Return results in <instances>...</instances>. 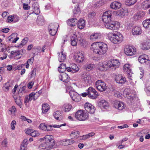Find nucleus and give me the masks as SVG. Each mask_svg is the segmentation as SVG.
<instances>
[{"label": "nucleus", "instance_id": "obj_58", "mask_svg": "<svg viewBox=\"0 0 150 150\" xmlns=\"http://www.w3.org/2000/svg\"><path fill=\"white\" fill-rule=\"evenodd\" d=\"M66 125V123H64L60 125H54L53 127L54 128H59L62 126H65Z\"/></svg>", "mask_w": 150, "mask_h": 150}, {"label": "nucleus", "instance_id": "obj_26", "mask_svg": "<svg viewBox=\"0 0 150 150\" xmlns=\"http://www.w3.org/2000/svg\"><path fill=\"white\" fill-rule=\"evenodd\" d=\"M66 59V55L62 51L59 53L58 59L60 62H63Z\"/></svg>", "mask_w": 150, "mask_h": 150}, {"label": "nucleus", "instance_id": "obj_37", "mask_svg": "<svg viewBox=\"0 0 150 150\" xmlns=\"http://www.w3.org/2000/svg\"><path fill=\"white\" fill-rule=\"evenodd\" d=\"M66 69V65L65 64H62L60 66L58 67L59 71L61 72H63Z\"/></svg>", "mask_w": 150, "mask_h": 150}, {"label": "nucleus", "instance_id": "obj_9", "mask_svg": "<svg viewBox=\"0 0 150 150\" xmlns=\"http://www.w3.org/2000/svg\"><path fill=\"white\" fill-rule=\"evenodd\" d=\"M111 14L110 12L106 11L104 13L102 16V20L105 24L111 20Z\"/></svg>", "mask_w": 150, "mask_h": 150}, {"label": "nucleus", "instance_id": "obj_57", "mask_svg": "<svg viewBox=\"0 0 150 150\" xmlns=\"http://www.w3.org/2000/svg\"><path fill=\"white\" fill-rule=\"evenodd\" d=\"M145 15V13L143 11H141L138 13L136 15L138 17H143Z\"/></svg>", "mask_w": 150, "mask_h": 150}, {"label": "nucleus", "instance_id": "obj_4", "mask_svg": "<svg viewBox=\"0 0 150 150\" xmlns=\"http://www.w3.org/2000/svg\"><path fill=\"white\" fill-rule=\"evenodd\" d=\"M75 117L79 120L84 121L88 117L86 112L83 110H78L75 114Z\"/></svg>", "mask_w": 150, "mask_h": 150}, {"label": "nucleus", "instance_id": "obj_41", "mask_svg": "<svg viewBox=\"0 0 150 150\" xmlns=\"http://www.w3.org/2000/svg\"><path fill=\"white\" fill-rule=\"evenodd\" d=\"M38 94V93H32L29 95V98L31 100L33 99L35 100L36 98V97L37 96Z\"/></svg>", "mask_w": 150, "mask_h": 150}, {"label": "nucleus", "instance_id": "obj_53", "mask_svg": "<svg viewBox=\"0 0 150 150\" xmlns=\"http://www.w3.org/2000/svg\"><path fill=\"white\" fill-rule=\"evenodd\" d=\"M16 122L15 120H13L12 121L11 124V128L12 129L14 130L15 129V126L16 125Z\"/></svg>", "mask_w": 150, "mask_h": 150}, {"label": "nucleus", "instance_id": "obj_27", "mask_svg": "<svg viewBox=\"0 0 150 150\" xmlns=\"http://www.w3.org/2000/svg\"><path fill=\"white\" fill-rule=\"evenodd\" d=\"M99 105L104 108L107 109L108 107V103L105 100H102L99 103Z\"/></svg>", "mask_w": 150, "mask_h": 150}, {"label": "nucleus", "instance_id": "obj_10", "mask_svg": "<svg viewBox=\"0 0 150 150\" xmlns=\"http://www.w3.org/2000/svg\"><path fill=\"white\" fill-rule=\"evenodd\" d=\"M84 107L85 109L90 113L93 114L95 112V109L94 107L89 103H86Z\"/></svg>", "mask_w": 150, "mask_h": 150}, {"label": "nucleus", "instance_id": "obj_47", "mask_svg": "<svg viewBox=\"0 0 150 150\" xmlns=\"http://www.w3.org/2000/svg\"><path fill=\"white\" fill-rule=\"evenodd\" d=\"M110 40L114 44H117V38L116 36H114L112 34V36L111 38H110Z\"/></svg>", "mask_w": 150, "mask_h": 150}, {"label": "nucleus", "instance_id": "obj_61", "mask_svg": "<svg viewBox=\"0 0 150 150\" xmlns=\"http://www.w3.org/2000/svg\"><path fill=\"white\" fill-rule=\"evenodd\" d=\"M34 83L33 82H30L28 85V87L29 88H31L33 85Z\"/></svg>", "mask_w": 150, "mask_h": 150}, {"label": "nucleus", "instance_id": "obj_20", "mask_svg": "<svg viewBox=\"0 0 150 150\" xmlns=\"http://www.w3.org/2000/svg\"><path fill=\"white\" fill-rule=\"evenodd\" d=\"M114 106L115 107L119 110H122L124 108V103L122 102L118 101H115L114 102Z\"/></svg>", "mask_w": 150, "mask_h": 150}, {"label": "nucleus", "instance_id": "obj_43", "mask_svg": "<svg viewBox=\"0 0 150 150\" xmlns=\"http://www.w3.org/2000/svg\"><path fill=\"white\" fill-rule=\"evenodd\" d=\"M137 1V0H126V4L128 6H130L135 4Z\"/></svg>", "mask_w": 150, "mask_h": 150}, {"label": "nucleus", "instance_id": "obj_40", "mask_svg": "<svg viewBox=\"0 0 150 150\" xmlns=\"http://www.w3.org/2000/svg\"><path fill=\"white\" fill-rule=\"evenodd\" d=\"M142 5L143 8L145 9L148 8L150 7V6L147 0L143 2Z\"/></svg>", "mask_w": 150, "mask_h": 150}, {"label": "nucleus", "instance_id": "obj_29", "mask_svg": "<svg viewBox=\"0 0 150 150\" xmlns=\"http://www.w3.org/2000/svg\"><path fill=\"white\" fill-rule=\"evenodd\" d=\"M79 133L78 131H74L71 132L70 134V137L72 139H76L79 137Z\"/></svg>", "mask_w": 150, "mask_h": 150}, {"label": "nucleus", "instance_id": "obj_22", "mask_svg": "<svg viewBox=\"0 0 150 150\" xmlns=\"http://www.w3.org/2000/svg\"><path fill=\"white\" fill-rule=\"evenodd\" d=\"M121 4L117 1H114L110 5V8L114 9L116 10L120 8L121 7Z\"/></svg>", "mask_w": 150, "mask_h": 150}, {"label": "nucleus", "instance_id": "obj_42", "mask_svg": "<svg viewBox=\"0 0 150 150\" xmlns=\"http://www.w3.org/2000/svg\"><path fill=\"white\" fill-rule=\"evenodd\" d=\"M53 126L54 125H46L45 131H49L52 130L53 129V128L54 127Z\"/></svg>", "mask_w": 150, "mask_h": 150}, {"label": "nucleus", "instance_id": "obj_50", "mask_svg": "<svg viewBox=\"0 0 150 150\" xmlns=\"http://www.w3.org/2000/svg\"><path fill=\"white\" fill-rule=\"evenodd\" d=\"M11 114H13L16 111V109L14 106H13L9 110Z\"/></svg>", "mask_w": 150, "mask_h": 150}, {"label": "nucleus", "instance_id": "obj_25", "mask_svg": "<svg viewBox=\"0 0 150 150\" xmlns=\"http://www.w3.org/2000/svg\"><path fill=\"white\" fill-rule=\"evenodd\" d=\"M111 63V68H117L118 67L120 63L118 60L116 59L110 60Z\"/></svg>", "mask_w": 150, "mask_h": 150}, {"label": "nucleus", "instance_id": "obj_18", "mask_svg": "<svg viewBox=\"0 0 150 150\" xmlns=\"http://www.w3.org/2000/svg\"><path fill=\"white\" fill-rule=\"evenodd\" d=\"M132 33L133 35H139L141 34L142 30L140 27L136 26L133 28Z\"/></svg>", "mask_w": 150, "mask_h": 150}, {"label": "nucleus", "instance_id": "obj_5", "mask_svg": "<svg viewBox=\"0 0 150 150\" xmlns=\"http://www.w3.org/2000/svg\"><path fill=\"white\" fill-rule=\"evenodd\" d=\"M124 51L125 54L127 56H132L136 54V49L134 47L127 46L125 48Z\"/></svg>", "mask_w": 150, "mask_h": 150}, {"label": "nucleus", "instance_id": "obj_19", "mask_svg": "<svg viewBox=\"0 0 150 150\" xmlns=\"http://www.w3.org/2000/svg\"><path fill=\"white\" fill-rule=\"evenodd\" d=\"M16 47H10L9 50V52L10 53L11 55L13 56L16 57L17 55H19L20 51L18 50H16Z\"/></svg>", "mask_w": 150, "mask_h": 150}, {"label": "nucleus", "instance_id": "obj_21", "mask_svg": "<svg viewBox=\"0 0 150 150\" xmlns=\"http://www.w3.org/2000/svg\"><path fill=\"white\" fill-rule=\"evenodd\" d=\"M45 140V141L54 142L53 137L52 135H47L44 137L40 138V141L41 142H42Z\"/></svg>", "mask_w": 150, "mask_h": 150}, {"label": "nucleus", "instance_id": "obj_2", "mask_svg": "<svg viewBox=\"0 0 150 150\" xmlns=\"http://www.w3.org/2000/svg\"><path fill=\"white\" fill-rule=\"evenodd\" d=\"M105 27L110 30H117L120 27V24L119 22L111 20L106 24H105Z\"/></svg>", "mask_w": 150, "mask_h": 150}, {"label": "nucleus", "instance_id": "obj_48", "mask_svg": "<svg viewBox=\"0 0 150 150\" xmlns=\"http://www.w3.org/2000/svg\"><path fill=\"white\" fill-rule=\"evenodd\" d=\"M125 11L123 9L120 10L117 12L118 14L121 16H125Z\"/></svg>", "mask_w": 150, "mask_h": 150}, {"label": "nucleus", "instance_id": "obj_7", "mask_svg": "<svg viewBox=\"0 0 150 150\" xmlns=\"http://www.w3.org/2000/svg\"><path fill=\"white\" fill-rule=\"evenodd\" d=\"M88 96L92 99H95L99 96L96 90L92 87H90L88 89Z\"/></svg>", "mask_w": 150, "mask_h": 150}, {"label": "nucleus", "instance_id": "obj_49", "mask_svg": "<svg viewBox=\"0 0 150 150\" xmlns=\"http://www.w3.org/2000/svg\"><path fill=\"white\" fill-rule=\"evenodd\" d=\"M40 135V133L37 131L33 130V131L31 134L32 136L33 137H37L38 136Z\"/></svg>", "mask_w": 150, "mask_h": 150}, {"label": "nucleus", "instance_id": "obj_33", "mask_svg": "<svg viewBox=\"0 0 150 150\" xmlns=\"http://www.w3.org/2000/svg\"><path fill=\"white\" fill-rule=\"evenodd\" d=\"M50 108L49 105L47 104H44L42 107V112L43 113L47 112L49 110Z\"/></svg>", "mask_w": 150, "mask_h": 150}, {"label": "nucleus", "instance_id": "obj_35", "mask_svg": "<svg viewBox=\"0 0 150 150\" xmlns=\"http://www.w3.org/2000/svg\"><path fill=\"white\" fill-rule=\"evenodd\" d=\"M14 98L16 103L18 105L20 106V107L21 108L22 105V103L21 101L20 97L19 96L17 97L16 95H14Z\"/></svg>", "mask_w": 150, "mask_h": 150}, {"label": "nucleus", "instance_id": "obj_54", "mask_svg": "<svg viewBox=\"0 0 150 150\" xmlns=\"http://www.w3.org/2000/svg\"><path fill=\"white\" fill-rule=\"evenodd\" d=\"M36 71L33 70L31 72V74L30 78H35L36 75Z\"/></svg>", "mask_w": 150, "mask_h": 150}, {"label": "nucleus", "instance_id": "obj_45", "mask_svg": "<svg viewBox=\"0 0 150 150\" xmlns=\"http://www.w3.org/2000/svg\"><path fill=\"white\" fill-rule=\"evenodd\" d=\"M71 108V106L69 104H65L64 105V110L65 112L69 111Z\"/></svg>", "mask_w": 150, "mask_h": 150}, {"label": "nucleus", "instance_id": "obj_46", "mask_svg": "<svg viewBox=\"0 0 150 150\" xmlns=\"http://www.w3.org/2000/svg\"><path fill=\"white\" fill-rule=\"evenodd\" d=\"M57 31V28L55 29H50L49 30L50 34L52 36H54L55 35Z\"/></svg>", "mask_w": 150, "mask_h": 150}, {"label": "nucleus", "instance_id": "obj_52", "mask_svg": "<svg viewBox=\"0 0 150 150\" xmlns=\"http://www.w3.org/2000/svg\"><path fill=\"white\" fill-rule=\"evenodd\" d=\"M45 125L46 124L44 123H41L39 126V128L41 130L45 131Z\"/></svg>", "mask_w": 150, "mask_h": 150}, {"label": "nucleus", "instance_id": "obj_36", "mask_svg": "<svg viewBox=\"0 0 150 150\" xmlns=\"http://www.w3.org/2000/svg\"><path fill=\"white\" fill-rule=\"evenodd\" d=\"M74 142L73 140L70 139H65L63 142V144L64 146H67L70 145L74 143Z\"/></svg>", "mask_w": 150, "mask_h": 150}, {"label": "nucleus", "instance_id": "obj_17", "mask_svg": "<svg viewBox=\"0 0 150 150\" xmlns=\"http://www.w3.org/2000/svg\"><path fill=\"white\" fill-rule=\"evenodd\" d=\"M59 78L61 81L64 82H67L70 80V78L66 73L61 74L59 76Z\"/></svg>", "mask_w": 150, "mask_h": 150}, {"label": "nucleus", "instance_id": "obj_15", "mask_svg": "<svg viewBox=\"0 0 150 150\" xmlns=\"http://www.w3.org/2000/svg\"><path fill=\"white\" fill-rule=\"evenodd\" d=\"M69 93L70 96L73 100L77 102L79 100V97L76 92L74 91L71 90Z\"/></svg>", "mask_w": 150, "mask_h": 150}, {"label": "nucleus", "instance_id": "obj_34", "mask_svg": "<svg viewBox=\"0 0 150 150\" xmlns=\"http://www.w3.org/2000/svg\"><path fill=\"white\" fill-rule=\"evenodd\" d=\"M113 35L114 36L116 37L117 43L121 42L123 40V37L121 34H119L118 35H117L116 34L113 33Z\"/></svg>", "mask_w": 150, "mask_h": 150}, {"label": "nucleus", "instance_id": "obj_59", "mask_svg": "<svg viewBox=\"0 0 150 150\" xmlns=\"http://www.w3.org/2000/svg\"><path fill=\"white\" fill-rule=\"evenodd\" d=\"M34 61L33 57H32L30 59L28 60L27 62V63H28L30 64H31Z\"/></svg>", "mask_w": 150, "mask_h": 150}, {"label": "nucleus", "instance_id": "obj_44", "mask_svg": "<svg viewBox=\"0 0 150 150\" xmlns=\"http://www.w3.org/2000/svg\"><path fill=\"white\" fill-rule=\"evenodd\" d=\"M32 7L35 11H37L36 14L38 15L40 12L38 5L36 4H34L33 5Z\"/></svg>", "mask_w": 150, "mask_h": 150}, {"label": "nucleus", "instance_id": "obj_64", "mask_svg": "<svg viewBox=\"0 0 150 150\" xmlns=\"http://www.w3.org/2000/svg\"><path fill=\"white\" fill-rule=\"evenodd\" d=\"M144 75V71L143 70L139 72V76L141 79L142 78Z\"/></svg>", "mask_w": 150, "mask_h": 150}, {"label": "nucleus", "instance_id": "obj_23", "mask_svg": "<svg viewBox=\"0 0 150 150\" xmlns=\"http://www.w3.org/2000/svg\"><path fill=\"white\" fill-rule=\"evenodd\" d=\"M85 82L87 84H90L92 83V80L91 76L89 75H85L83 78Z\"/></svg>", "mask_w": 150, "mask_h": 150}, {"label": "nucleus", "instance_id": "obj_13", "mask_svg": "<svg viewBox=\"0 0 150 150\" xmlns=\"http://www.w3.org/2000/svg\"><path fill=\"white\" fill-rule=\"evenodd\" d=\"M141 47L144 50L150 49V40H144L141 44Z\"/></svg>", "mask_w": 150, "mask_h": 150}, {"label": "nucleus", "instance_id": "obj_16", "mask_svg": "<svg viewBox=\"0 0 150 150\" xmlns=\"http://www.w3.org/2000/svg\"><path fill=\"white\" fill-rule=\"evenodd\" d=\"M131 66L129 64H125L123 67V70L125 72H126L130 76H132L133 73L131 72Z\"/></svg>", "mask_w": 150, "mask_h": 150}, {"label": "nucleus", "instance_id": "obj_1", "mask_svg": "<svg viewBox=\"0 0 150 150\" xmlns=\"http://www.w3.org/2000/svg\"><path fill=\"white\" fill-rule=\"evenodd\" d=\"M91 49L95 53L102 55L107 52L108 47L107 45L101 42H94L91 45Z\"/></svg>", "mask_w": 150, "mask_h": 150}, {"label": "nucleus", "instance_id": "obj_12", "mask_svg": "<svg viewBox=\"0 0 150 150\" xmlns=\"http://www.w3.org/2000/svg\"><path fill=\"white\" fill-rule=\"evenodd\" d=\"M115 78L116 82L118 83L124 84L126 81L125 78L121 74L116 75Z\"/></svg>", "mask_w": 150, "mask_h": 150}, {"label": "nucleus", "instance_id": "obj_30", "mask_svg": "<svg viewBox=\"0 0 150 150\" xmlns=\"http://www.w3.org/2000/svg\"><path fill=\"white\" fill-rule=\"evenodd\" d=\"M77 35L74 34L72 37L71 40V43L73 46H76L77 45Z\"/></svg>", "mask_w": 150, "mask_h": 150}, {"label": "nucleus", "instance_id": "obj_6", "mask_svg": "<svg viewBox=\"0 0 150 150\" xmlns=\"http://www.w3.org/2000/svg\"><path fill=\"white\" fill-rule=\"evenodd\" d=\"M96 86L97 89L101 92L105 91L107 88L105 83L100 80H98L96 82Z\"/></svg>", "mask_w": 150, "mask_h": 150}, {"label": "nucleus", "instance_id": "obj_3", "mask_svg": "<svg viewBox=\"0 0 150 150\" xmlns=\"http://www.w3.org/2000/svg\"><path fill=\"white\" fill-rule=\"evenodd\" d=\"M110 60H106L98 64V68L100 71H105L111 68Z\"/></svg>", "mask_w": 150, "mask_h": 150}, {"label": "nucleus", "instance_id": "obj_55", "mask_svg": "<svg viewBox=\"0 0 150 150\" xmlns=\"http://www.w3.org/2000/svg\"><path fill=\"white\" fill-rule=\"evenodd\" d=\"M33 130L30 129H27L25 130V132L27 134H30L31 135V134L33 131Z\"/></svg>", "mask_w": 150, "mask_h": 150}, {"label": "nucleus", "instance_id": "obj_24", "mask_svg": "<svg viewBox=\"0 0 150 150\" xmlns=\"http://www.w3.org/2000/svg\"><path fill=\"white\" fill-rule=\"evenodd\" d=\"M85 25V21L82 19H80L78 21V27L80 29L83 28Z\"/></svg>", "mask_w": 150, "mask_h": 150}, {"label": "nucleus", "instance_id": "obj_31", "mask_svg": "<svg viewBox=\"0 0 150 150\" xmlns=\"http://www.w3.org/2000/svg\"><path fill=\"white\" fill-rule=\"evenodd\" d=\"M100 34L98 33H95L91 35L90 36V39L93 41L98 39L100 37Z\"/></svg>", "mask_w": 150, "mask_h": 150}, {"label": "nucleus", "instance_id": "obj_8", "mask_svg": "<svg viewBox=\"0 0 150 150\" xmlns=\"http://www.w3.org/2000/svg\"><path fill=\"white\" fill-rule=\"evenodd\" d=\"M54 142L45 141L41 144L39 147L42 149L44 150L49 149L52 148L54 145Z\"/></svg>", "mask_w": 150, "mask_h": 150}, {"label": "nucleus", "instance_id": "obj_39", "mask_svg": "<svg viewBox=\"0 0 150 150\" xmlns=\"http://www.w3.org/2000/svg\"><path fill=\"white\" fill-rule=\"evenodd\" d=\"M71 68H72V72L75 73L77 72L79 70V68L75 64H73L71 66Z\"/></svg>", "mask_w": 150, "mask_h": 150}, {"label": "nucleus", "instance_id": "obj_14", "mask_svg": "<svg viewBox=\"0 0 150 150\" xmlns=\"http://www.w3.org/2000/svg\"><path fill=\"white\" fill-rule=\"evenodd\" d=\"M74 57L75 59L77 62H81L84 60V56L83 54L79 52L76 54Z\"/></svg>", "mask_w": 150, "mask_h": 150}, {"label": "nucleus", "instance_id": "obj_28", "mask_svg": "<svg viewBox=\"0 0 150 150\" xmlns=\"http://www.w3.org/2000/svg\"><path fill=\"white\" fill-rule=\"evenodd\" d=\"M77 20L76 18H72L67 21V23L68 24L71 26H74L75 25L76 22Z\"/></svg>", "mask_w": 150, "mask_h": 150}, {"label": "nucleus", "instance_id": "obj_51", "mask_svg": "<svg viewBox=\"0 0 150 150\" xmlns=\"http://www.w3.org/2000/svg\"><path fill=\"white\" fill-rule=\"evenodd\" d=\"M94 68V65L93 64H89L86 67V69L88 71H90Z\"/></svg>", "mask_w": 150, "mask_h": 150}, {"label": "nucleus", "instance_id": "obj_56", "mask_svg": "<svg viewBox=\"0 0 150 150\" xmlns=\"http://www.w3.org/2000/svg\"><path fill=\"white\" fill-rule=\"evenodd\" d=\"M14 17L12 16H9L8 18V22L10 23L13 21Z\"/></svg>", "mask_w": 150, "mask_h": 150}, {"label": "nucleus", "instance_id": "obj_32", "mask_svg": "<svg viewBox=\"0 0 150 150\" xmlns=\"http://www.w3.org/2000/svg\"><path fill=\"white\" fill-rule=\"evenodd\" d=\"M54 115L55 118L57 120H60L62 119L61 113L58 111H57L55 112Z\"/></svg>", "mask_w": 150, "mask_h": 150}, {"label": "nucleus", "instance_id": "obj_60", "mask_svg": "<svg viewBox=\"0 0 150 150\" xmlns=\"http://www.w3.org/2000/svg\"><path fill=\"white\" fill-rule=\"evenodd\" d=\"M28 40V39L27 38H25L24 39L21 41V44L22 45H24L27 42Z\"/></svg>", "mask_w": 150, "mask_h": 150}, {"label": "nucleus", "instance_id": "obj_11", "mask_svg": "<svg viewBox=\"0 0 150 150\" xmlns=\"http://www.w3.org/2000/svg\"><path fill=\"white\" fill-rule=\"evenodd\" d=\"M139 61L141 64H147L150 62L148 56L146 54L141 55L139 57Z\"/></svg>", "mask_w": 150, "mask_h": 150}, {"label": "nucleus", "instance_id": "obj_63", "mask_svg": "<svg viewBox=\"0 0 150 150\" xmlns=\"http://www.w3.org/2000/svg\"><path fill=\"white\" fill-rule=\"evenodd\" d=\"M62 40H63V42H64L65 41L67 40V36L66 35H64L62 36Z\"/></svg>", "mask_w": 150, "mask_h": 150}, {"label": "nucleus", "instance_id": "obj_62", "mask_svg": "<svg viewBox=\"0 0 150 150\" xmlns=\"http://www.w3.org/2000/svg\"><path fill=\"white\" fill-rule=\"evenodd\" d=\"M30 17L32 19H34L36 18L37 15L36 13H33L30 15Z\"/></svg>", "mask_w": 150, "mask_h": 150}, {"label": "nucleus", "instance_id": "obj_38", "mask_svg": "<svg viewBox=\"0 0 150 150\" xmlns=\"http://www.w3.org/2000/svg\"><path fill=\"white\" fill-rule=\"evenodd\" d=\"M150 24V18L146 19L143 22V25L145 28H147Z\"/></svg>", "mask_w": 150, "mask_h": 150}]
</instances>
